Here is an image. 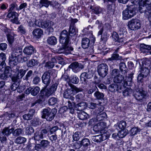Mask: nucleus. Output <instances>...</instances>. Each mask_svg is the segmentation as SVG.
<instances>
[{
	"instance_id": "37",
	"label": "nucleus",
	"mask_w": 151,
	"mask_h": 151,
	"mask_svg": "<svg viewBox=\"0 0 151 151\" xmlns=\"http://www.w3.org/2000/svg\"><path fill=\"white\" fill-rule=\"evenodd\" d=\"M37 64V61L35 60L32 59L30 60L27 63V64L28 67H32L36 65Z\"/></svg>"
},
{
	"instance_id": "10",
	"label": "nucleus",
	"mask_w": 151,
	"mask_h": 151,
	"mask_svg": "<svg viewBox=\"0 0 151 151\" xmlns=\"http://www.w3.org/2000/svg\"><path fill=\"white\" fill-rule=\"evenodd\" d=\"M69 68L72 69L73 71L77 73L79 71V69H82L84 68V66L79 63L78 62H75L72 63L69 66Z\"/></svg>"
},
{
	"instance_id": "15",
	"label": "nucleus",
	"mask_w": 151,
	"mask_h": 151,
	"mask_svg": "<svg viewBox=\"0 0 151 151\" xmlns=\"http://www.w3.org/2000/svg\"><path fill=\"white\" fill-rule=\"evenodd\" d=\"M145 96V92L143 91H139L135 93V97L138 100H142Z\"/></svg>"
},
{
	"instance_id": "2",
	"label": "nucleus",
	"mask_w": 151,
	"mask_h": 151,
	"mask_svg": "<svg viewBox=\"0 0 151 151\" xmlns=\"http://www.w3.org/2000/svg\"><path fill=\"white\" fill-rule=\"evenodd\" d=\"M70 86V88H68L63 93V96L65 98L69 99L73 101L75 98L73 96L78 92L81 91L82 89L77 88L72 84H71Z\"/></svg>"
},
{
	"instance_id": "56",
	"label": "nucleus",
	"mask_w": 151,
	"mask_h": 151,
	"mask_svg": "<svg viewBox=\"0 0 151 151\" xmlns=\"http://www.w3.org/2000/svg\"><path fill=\"white\" fill-rule=\"evenodd\" d=\"M13 19L11 20V21L13 23H15L17 24H20V22L18 20V18L17 15L15 16L14 18Z\"/></svg>"
},
{
	"instance_id": "13",
	"label": "nucleus",
	"mask_w": 151,
	"mask_h": 151,
	"mask_svg": "<svg viewBox=\"0 0 151 151\" xmlns=\"http://www.w3.org/2000/svg\"><path fill=\"white\" fill-rule=\"evenodd\" d=\"M35 50V49L32 46H30L25 47L23 52L25 54L29 55L34 53Z\"/></svg>"
},
{
	"instance_id": "21",
	"label": "nucleus",
	"mask_w": 151,
	"mask_h": 151,
	"mask_svg": "<svg viewBox=\"0 0 151 151\" xmlns=\"http://www.w3.org/2000/svg\"><path fill=\"white\" fill-rule=\"evenodd\" d=\"M31 111H32V113L26 114L23 116V118L24 119L26 120H29L32 119L34 115L33 113L34 112V111L32 109L29 111V112H30Z\"/></svg>"
},
{
	"instance_id": "14",
	"label": "nucleus",
	"mask_w": 151,
	"mask_h": 151,
	"mask_svg": "<svg viewBox=\"0 0 151 151\" xmlns=\"http://www.w3.org/2000/svg\"><path fill=\"white\" fill-rule=\"evenodd\" d=\"M32 35L34 37L36 38H40L43 34L42 30L40 28L35 29L32 32Z\"/></svg>"
},
{
	"instance_id": "48",
	"label": "nucleus",
	"mask_w": 151,
	"mask_h": 151,
	"mask_svg": "<svg viewBox=\"0 0 151 151\" xmlns=\"http://www.w3.org/2000/svg\"><path fill=\"white\" fill-rule=\"evenodd\" d=\"M80 133V132H76L74 133L73 136V140L74 141H78L79 139L80 138L79 135Z\"/></svg>"
},
{
	"instance_id": "61",
	"label": "nucleus",
	"mask_w": 151,
	"mask_h": 151,
	"mask_svg": "<svg viewBox=\"0 0 151 151\" xmlns=\"http://www.w3.org/2000/svg\"><path fill=\"white\" fill-rule=\"evenodd\" d=\"M116 84H112L109 86V89L111 91H114L115 90V88L116 87Z\"/></svg>"
},
{
	"instance_id": "9",
	"label": "nucleus",
	"mask_w": 151,
	"mask_h": 151,
	"mask_svg": "<svg viewBox=\"0 0 151 151\" xmlns=\"http://www.w3.org/2000/svg\"><path fill=\"white\" fill-rule=\"evenodd\" d=\"M139 11L141 13L145 12V14L148 18L150 13L151 12L150 9L148 7H147L145 5H144L143 1L142 0L140 2L139 5Z\"/></svg>"
},
{
	"instance_id": "8",
	"label": "nucleus",
	"mask_w": 151,
	"mask_h": 151,
	"mask_svg": "<svg viewBox=\"0 0 151 151\" xmlns=\"http://www.w3.org/2000/svg\"><path fill=\"white\" fill-rule=\"evenodd\" d=\"M37 21L38 22L36 24V25L42 28L50 27L53 25V23L49 20L43 21L42 19H39Z\"/></svg>"
},
{
	"instance_id": "28",
	"label": "nucleus",
	"mask_w": 151,
	"mask_h": 151,
	"mask_svg": "<svg viewBox=\"0 0 151 151\" xmlns=\"http://www.w3.org/2000/svg\"><path fill=\"white\" fill-rule=\"evenodd\" d=\"M26 140L27 139L25 138L19 136L15 139V142L17 144H21L24 143Z\"/></svg>"
},
{
	"instance_id": "31",
	"label": "nucleus",
	"mask_w": 151,
	"mask_h": 151,
	"mask_svg": "<svg viewBox=\"0 0 151 151\" xmlns=\"http://www.w3.org/2000/svg\"><path fill=\"white\" fill-rule=\"evenodd\" d=\"M40 6L41 5V7L44 6L47 8L50 4V2L47 0H40Z\"/></svg>"
},
{
	"instance_id": "54",
	"label": "nucleus",
	"mask_w": 151,
	"mask_h": 151,
	"mask_svg": "<svg viewBox=\"0 0 151 151\" xmlns=\"http://www.w3.org/2000/svg\"><path fill=\"white\" fill-rule=\"evenodd\" d=\"M54 65V64L51 62H47L45 65V66L48 68H52Z\"/></svg>"
},
{
	"instance_id": "41",
	"label": "nucleus",
	"mask_w": 151,
	"mask_h": 151,
	"mask_svg": "<svg viewBox=\"0 0 151 151\" xmlns=\"http://www.w3.org/2000/svg\"><path fill=\"white\" fill-rule=\"evenodd\" d=\"M81 144L84 147L88 146L90 144L89 140L87 138L83 139L81 141Z\"/></svg>"
},
{
	"instance_id": "59",
	"label": "nucleus",
	"mask_w": 151,
	"mask_h": 151,
	"mask_svg": "<svg viewBox=\"0 0 151 151\" xmlns=\"http://www.w3.org/2000/svg\"><path fill=\"white\" fill-rule=\"evenodd\" d=\"M6 57L5 54L3 52L0 53V62L5 61Z\"/></svg>"
},
{
	"instance_id": "17",
	"label": "nucleus",
	"mask_w": 151,
	"mask_h": 151,
	"mask_svg": "<svg viewBox=\"0 0 151 151\" xmlns=\"http://www.w3.org/2000/svg\"><path fill=\"white\" fill-rule=\"evenodd\" d=\"M9 63L12 65H17L18 63L17 57L13 56V55L12 54L11 56L9 58Z\"/></svg>"
},
{
	"instance_id": "52",
	"label": "nucleus",
	"mask_w": 151,
	"mask_h": 151,
	"mask_svg": "<svg viewBox=\"0 0 151 151\" xmlns=\"http://www.w3.org/2000/svg\"><path fill=\"white\" fill-rule=\"evenodd\" d=\"M18 31L22 34H24L26 32V30L22 25H20L18 27Z\"/></svg>"
},
{
	"instance_id": "22",
	"label": "nucleus",
	"mask_w": 151,
	"mask_h": 151,
	"mask_svg": "<svg viewBox=\"0 0 151 151\" xmlns=\"http://www.w3.org/2000/svg\"><path fill=\"white\" fill-rule=\"evenodd\" d=\"M78 116L81 120L86 119L88 117L87 114L84 111H80L78 113Z\"/></svg>"
},
{
	"instance_id": "20",
	"label": "nucleus",
	"mask_w": 151,
	"mask_h": 151,
	"mask_svg": "<svg viewBox=\"0 0 151 151\" xmlns=\"http://www.w3.org/2000/svg\"><path fill=\"white\" fill-rule=\"evenodd\" d=\"M14 130V129L13 128L10 129L8 127H5L3 129L2 133L4 136H7L11 134Z\"/></svg>"
},
{
	"instance_id": "42",
	"label": "nucleus",
	"mask_w": 151,
	"mask_h": 151,
	"mask_svg": "<svg viewBox=\"0 0 151 151\" xmlns=\"http://www.w3.org/2000/svg\"><path fill=\"white\" fill-rule=\"evenodd\" d=\"M104 65L103 64H100L98 66V71L99 75L101 76H103V68Z\"/></svg>"
},
{
	"instance_id": "50",
	"label": "nucleus",
	"mask_w": 151,
	"mask_h": 151,
	"mask_svg": "<svg viewBox=\"0 0 151 151\" xmlns=\"http://www.w3.org/2000/svg\"><path fill=\"white\" fill-rule=\"evenodd\" d=\"M94 96L96 97L98 99H101L104 96L103 93H101L99 91L96 92L94 93Z\"/></svg>"
},
{
	"instance_id": "7",
	"label": "nucleus",
	"mask_w": 151,
	"mask_h": 151,
	"mask_svg": "<svg viewBox=\"0 0 151 151\" xmlns=\"http://www.w3.org/2000/svg\"><path fill=\"white\" fill-rule=\"evenodd\" d=\"M60 37V42L62 44H63L65 45V44L68 43L69 37L67 30H63L61 33Z\"/></svg>"
},
{
	"instance_id": "36",
	"label": "nucleus",
	"mask_w": 151,
	"mask_h": 151,
	"mask_svg": "<svg viewBox=\"0 0 151 151\" xmlns=\"http://www.w3.org/2000/svg\"><path fill=\"white\" fill-rule=\"evenodd\" d=\"M101 124H98L97 125L94 126L93 127V130L96 132H101L103 129L102 128H101Z\"/></svg>"
},
{
	"instance_id": "6",
	"label": "nucleus",
	"mask_w": 151,
	"mask_h": 151,
	"mask_svg": "<svg viewBox=\"0 0 151 151\" xmlns=\"http://www.w3.org/2000/svg\"><path fill=\"white\" fill-rule=\"evenodd\" d=\"M127 26L129 29L134 31L139 29L141 24L139 20L132 19L128 22Z\"/></svg>"
},
{
	"instance_id": "32",
	"label": "nucleus",
	"mask_w": 151,
	"mask_h": 151,
	"mask_svg": "<svg viewBox=\"0 0 151 151\" xmlns=\"http://www.w3.org/2000/svg\"><path fill=\"white\" fill-rule=\"evenodd\" d=\"M34 131L33 128L31 126H29L26 128L25 133L26 134L30 135L33 133Z\"/></svg>"
},
{
	"instance_id": "62",
	"label": "nucleus",
	"mask_w": 151,
	"mask_h": 151,
	"mask_svg": "<svg viewBox=\"0 0 151 151\" xmlns=\"http://www.w3.org/2000/svg\"><path fill=\"white\" fill-rule=\"evenodd\" d=\"M93 12L96 14H98L100 12V9L99 7H95L93 9Z\"/></svg>"
},
{
	"instance_id": "51",
	"label": "nucleus",
	"mask_w": 151,
	"mask_h": 151,
	"mask_svg": "<svg viewBox=\"0 0 151 151\" xmlns=\"http://www.w3.org/2000/svg\"><path fill=\"white\" fill-rule=\"evenodd\" d=\"M149 72V71L148 69L145 68H143L142 70L141 71V73L142 75L146 77L148 75Z\"/></svg>"
},
{
	"instance_id": "12",
	"label": "nucleus",
	"mask_w": 151,
	"mask_h": 151,
	"mask_svg": "<svg viewBox=\"0 0 151 151\" xmlns=\"http://www.w3.org/2000/svg\"><path fill=\"white\" fill-rule=\"evenodd\" d=\"M68 43H66L64 45L63 44H62L61 48L60 49V50H62L61 52H64L65 53H69L70 52L73 51V48L71 46H69L68 45Z\"/></svg>"
},
{
	"instance_id": "25",
	"label": "nucleus",
	"mask_w": 151,
	"mask_h": 151,
	"mask_svg": "<svg viewBox=\"0 0 151 151\" xmlns=\"http://www.w3.org/2000/svg\"><path fill=\"white\" fill-rule=\"evenodd\" d=\"M128 133L127 129H122L119 131L117 133V136L119 138H122L125 137Z\"/></svg>"
},
{
	"instance_id": "24",
	"label": "nucleus",
	"mask_w": 151,
	"mask_h": 151,
	"mask_svg": "<svg viewBox=\"0 0 151 151\" xmlns=\"http://www.w3.org/2000/svg\"><path fill=\"white\" fill-rule=\"evenodd\" d=\"M141 131V129L138 127H134L130 130V133L132 136L134 135L139 133Z\"/></svg>"
},
{
	"instance_id": "53",
	"label": "nucleus",
	"mask_w": 151,
	"mask_h": 151,
	"mask_svg": "<svg viewBox=\"0 0 151 151\" xmlns=\"http://www.w3.org/2000/svg\"><path fill=\"white\" fill-rule=\"evenodd\" d=\"M17 14L15 12H9L7 14V17L9 18H14Z\"/></svg>"
},
{
	"instance_id": "26",
	"label": "nucleus",
	"mask_w": 151,
	"mask_h": 151,
	"mask_svg": "<svg viewBox=\"0 0 151 151\" xmlns=\"http://www.w3.org/2000/svg\"><path fill=\"white\" fill-rule=\"evenodd\" d=\"M34 139L36 141H39L41 139L43 138V134L42 132H36L34 134Z\"/></svg>"
},
{
	"instance_id": "64",
	"label": "nucleus",
	"mask_w": 151,
	"mask_h": 151,
	"mask_svg": "<svg viewBox=\"0 0 151 151\" xmlns=\"http://www.w3.org/2000/svg\"><path fill=\"white\" fill-rule=\"evenodd\" d=\"M23 56L22 55V53H21V54L19 55V56H17V58L18 59V63L19 62H23Z\"/></svg>"
},
{
	"instance_id": "11",
	"label": "nucleus",
	"mask_w": 151,
	"mask_h": 151,
	"mask_svg": "<svg viewBox=\"0 0 151 151\" xmlns=\"http://www.w3.org/2000/svg\"><path fill=\"white\" fill-rule=\"evenodd\" d=\"M42 81L43 83L46 85V87L50 82V74L49 72H45L42 77Z\"/></svg>"
},
{
	"instance_id": "4",
	"label": "nucleus",
	"mask_w": 151,
	"mask_h": 151,
	"mask_svg": "<svg viewBox=\"0 0 151 151\" xmlns=\"http://www.w3.org/2000/svg\"><path fill=\"white\" fill-rule=\"evenodd\" d=\"M58 84L56 83L52 85L50 88L45 87L40 91V94L42 96L48 97L56 91Z\"/></svg>"
},
{
	"instance_id": "55",
	"label": "nucleus",
	"mask_w": 151,
	"mask_h": 151,
	"mask_svg": "<svg viewBox=\"0 0 151 151\" xmlns=\"http://www.w3.org/2000/svg\"><path fill=\"white\" fill-rule=\"evenodd\" d=\"M7 45L5 43L0 44V50H5L7 47Z\"/></svg>"
},
{
	"instance_id": "57",
	"label": "nucleus",
	"mask_w": 151,
	"mask_h": 151,
	"mask_svg": "<svg viewBox=\"0 0 151 151\" xmlns=\"http://www.w3.org/2000/svg\"><path fill=\"white\" fill-rule=\"evenodd\" d=\"M40 77L36 76L34 78L33 82L34 84H37L40 82Z\"/></svg>"
},
{
	"instance_id": "46",
	"label": "nucleus",
	"mask_w": 151,
	"mask_h": 151,
	"mask_svg": "<svg viewBox=\"0 0 151 151\" xmlns=\"http://www.w3.org/2000/svg\"><path fill=\"white\" fill-rule=\"evenodd\" d=\"M57 99L55 98L52 97L50 98L49 100V104L51 105H53L57 103Z\"/></svg>"
},
{
	"instance_id": "45",
	"label": "nucleus",
	"mask_w": 151,
	"mask_h": 151,
	"mask_svg": "<svg viewBox=\"0 0 151 151\" xmlns=\"http://www.w3.org/2000/svg\"><path fill=\"white\" fill-rule=\"evenodd\" d=\"M144 5L150 9H151V0H142Z\"/></svg>"
},
{
	"instance_id": "5",
	"label": "nucleus",
	"mask_w": 151,
	"mask_h": 151,
	"mask_svg": "<svg viewBox=\"0 0 151 151\" xmlns=\"http://www.w3.org/2000/svg\"><path fill=\"white\" fill-rule=\"evenodd\" d=\"M128 81H125L123 80L124 79L122 75H119L114 77V81L116 83H119L121 82H122L124 83V85L123 86V87H119V86L118 87V89L119 88L120 89H122V88L125 87L127 86H130L131 84V80L132 78H128Z\"/></svg>"
},
{
	"instance_id": "34",
	"label": "nucleus",
	"mask_w": 151,
	"mask_h": 151,
	"mask_svg": "<svg viewBox=\"0 0 151 151\" xmlns=\"http://www.w3.org/2000/svg\"><path fill=\"white\" fill-rule=\"evenodd\" d=\"M69 32L70 34L75 35L77 32V30H76V28L74 25H71L70 26Z\"/></svg>"
},
{
	"instance_id": "35",
	"label": "nucleus",
	"mask_w": 151,
	"mask_h": 151,
	"mask_svg": "<svg viewBox=\"0 0 151 151\" xmlns=\"http://www.w3.org/2000/svg\"><path fill=\"white\" fill-rule=\"evenodd\" d=\"M112 37L115 40L118 41L119 42H122L123 41V39L122 38H118V35L116 32H113Z\"/></svg>"
},
{
	"instance_id": "43",
	"label": "nucleus",
	"mask_w": 151,
	"mask_h": 151,
	"mask_svg": "<svg viewBox=\"0 0 151 151\" xmlns=\"http://www.w3.org/2000/svg\"><path fill=\"white\" fill-rule=\"evenodd\" d=\"M40 90V88L36 86L34 89L33 88L31 91V94L33 96H35L38 93Z\"/></svg>"
},
{
	"instance_id": "47",
	"label": "nucleus",
	"mask_w": 151,
	"mask_h": 151,
	"mask_svg": "<svg viewBox=\"0 0 151 151\" xmlns=\"http://www.w3.org/2000/svg\"><path fill=\"white\" fill-rule=\"evenodd\" d=\"M49 144V142L48 141L45 140H42L40 142L41 146L44 147H47Z\"/></svg>"
},
{
	"instance_id": "44",
	"label": "nucleus",
	"mask_w": 151,
	"mask_h": 151,
	"mask_svg": "<svg viewBox=\"0 0 151 151\" xmlns=\"http://www.w3.org/2000/svg\"><path fill=\"white\" fill-rule=\"evenodd\" d=\"M57 63L61 65V67L62 65L65 64V63L63 59L60 56L57 57Z\"/></svg>"
},
{
	"instance_id": "39",
	"label": "nucleus",
	"mask_w": 151,
	"mask_h": 151,
	"mask_svg": "<svg viewBox=\"0 0 151 151\" xmlns=\"http://www.w3.org/2000/svg\"><path fill=\"white\" fill-rule=\"evenodd\" d=\"M126 126V123L124 121L120 122L118 124V127L121 129H125V128Z\"/></svg>"
},
{
	"instance_id": "63",
	"label": "nucleus",
	"mask_w": 151,
	"mask_h": 151,
	"mask_svg": "<svg viewBox=\"0 0 151 151\" xmlns=\"http://www.w3.org/2000/svg\"><path fill=\"white\" fill-rule=\"evenodd\" d=\"M50 139L52 142H54L57 139V135H52L50 137Z\"/></svg>"
},
{
	"instance_id": "16",
	"label": "nucleus",
	"mask_w": 151,
	"mask_h": 151,
	"mask_svg": "<svg viewBox=\"0 0 151 151\" xmlns=\"http://www.w3.org/2000/svg\"><path fill=\"white\" fill-rule=\"evenodd\" d=\"M8 33L6 34L7 40L10 44H12L14 41V34L13 32L9 30L8 31Z\"/></svg>"
},
{
	"instance_id": "23",
	"label": "nucleus",
	"mask_w": 151,
	"mask_h": 151,
	"mask_svg": "<svg viewBox=\"0 0 151 151\" xmlns=\"http://www.w3.org/2000/svg\"><path fill=\"white\" fill-rule=\"evenodd\" d=\"M87 106L86 103L81 102L77 104L76 106V108L79 111H82L86 108Z\"/></svg>"
},
{
	"instance_id": "60",
	"label": "nucleus",
	"mask_w": 151,
	"mask_h": 151,
	"mask_svg": "<svg viewBox=\"0 0 151 151\" xmlns=\"http://www.w3.org/2000/svg\"><path fill=\"white\" fill-rule=\"evenodd\" d=\"M62 78L67 82H69L70 81V78L68 75L66 73H64L63 75Z\"/></svg>"
},
{
	"instance_id": "1",
	"label": "nucleus",
	"mask_w": 151,
	"mask_h": 151,
	"mask_svg": "<svg viewBox=\"0 0 151 151\" xmlns=\"http://www.w3.org/2000/svg\"><path fill=\"white\" fill-rule=\"evenodd\" d=\"M135 1L132 2L131 4L127 6V8L122 12V19L124 20H127L134 16L137 11V5L134 4Z\"/></svg>"
},
{
	"instance_id": "3",
	"label": "nucleus",
	"mask_w": 151,
	"mask_h": 151,
	"mask_svg": "<svg viewBox=\"0 0 151 151\" xmlns=\"http://www.w3.org/2000/svg\"><path fill=\"white\" fill-rule=\"evenodd\" d=\"M56 113V109L55 108L51 110L49 108L45 109L42 112V117L46 118L47 121H51L54 119Z\"/></svg>"
},
{
	"instance_id": "19",
	"label": "nucleus",
	"mask_w": 151,
	"mask_h": 151,
	"mask_svg": "<svg viewBox=\"0 0 151 151\" xmlns=\"http://www.w3.org/2000/svg\"><path fill=\"white\" fill-rule=\"evenodd\" d=\"M90 40L87 38H83L82 41V46L84 49L87 48L89 45Z\"/></svg>"
},
{
	"instance_id": "38",
	"label": "nucleus",
	"mask_w": 151,
	"mask_h": 151,
	"mask_svg": "<svg viewBox=\"0 0 151 151\" xmlns=\"http://www.w3.org/2000/svg\"><path fill=\"white\" fill-rule=\"evenodd\" d=\"M88 78V74L86 72H83L81 74L80 78L81 81L85 82L86 79Z\"/></svg>"
},
{
	"instance_id": "30",
	"label": "nucleus",
	"mask_w": 151,
	"mask_h": 151,
	"mask_svg": "<svg viewBox=\"0 0 151 151\" xmlns=\"http://www.w3.org/2000/svg\"><path fill=\"white\" fill-rule=\"evenodd\" d=\"M22 53V50L21 49L18 47H16L14 49L12 54L13 55V56H16L17 57Z\"/></svg>"
},
{
	"instance_id": "27",
	"label": "nucleus",
	"mask_w": 151,
	"mask_h": 151,
	"mask_svg": "<svg viewBox=\"0 0 151 151\" xmlns=\"http://www.w3.org/2000/svg\"><path fill=\"white\" fill-rule=\"evenodd\" d=\"M47 41L48 43L51 45H55L57 42V39L54 36L49 37L47 39Z\"/></svg>"
},
{
	"instance_id": "58",
	"label": "nucleus",
	"mask_w": 151,
	"mask_h": 151,
	"mask_svg": "<svg viewBox=\"0 0 151 151\" xmlns=\"http://www.w3.org/2000/svg\"><path fill=\"white\" fill-rule=\"evenodd\" d=\"M141 48L147 50H151V46L149 45H146L145 44H141L140 45Z\"/></svg>"
},
{
	"instance_id": "18",
	"label": "nucleus",
	"mask_w": 151,
	"mask_h": 151,
	"mask_svg": "<svg viewBox=\"0 0 151 151\" xmlns=\"http://www.w3.org/2000/svg\"><path fill=\"white\" fill-rule=\"evenodd\" d=\"M27 21L30 27L33 26L35 24H37L36 23L37 21L35 19L34 16L28 17Z\"/></svg>"
},
{
	"instance_id": "29",
	"label": "nucleus",
	"mask_w": 151,
	"mask_h": 151,
	"mask_svg": "<svg viewBox=\"0 0 151 151\" xmlns=\"http://www.w3.org/2000/svg\"><path fill=\"white\" fill-rule=\"evenodd\" d=\"M92 139L94 142H100L103 140V134H100L93 137Z\"/></svg>"
},
{
	"instance_id": "40",
	"label": "nucleus",
	"mask_w": 151,
	"mask_h": 151,
	"mask_svg": "<svg viewBox=\"0 0 151 151\" xmlns=\"http://www.w3.org/2000/svg\"><path fill=\"white\" fill-rule=\"evenodd\" d=\"M25 73V70L22 69L19 70H18V73L17 75L18 76V78L21 79L24 75Z\"/></svg>"
},
{
	"instance_id": "49",
	"label": "nucleus",
	"mask_w": 151,
	"mask_h": 151,
	"mask_svg": "<svg viewBox=\"0 0 151 151\" xmlns=\"http://www.w3.org/2000/svg\"><path fill=\"white\" fill-rule=\"evenodd\" d=\"M22 130L21 129H15L13 133L14 136H18L22 133Z\"/></svg>"
},
{
	"instance_id": "33",
	"label": "nucleus",
	"mask_w": 151,
	"mask_h": 151,
	"mask_svg": "<svg viewBox=\"0 0 151 151\" xmlns=\"http://www.w3.org/2000/svg\"><path fill=\"white\" fill-rule=\"evenodd\" d=\"M133 93V91L130 88H126L123 92V95L125 96H127L132 94Z\"/></svg>"
}]
</instances>
